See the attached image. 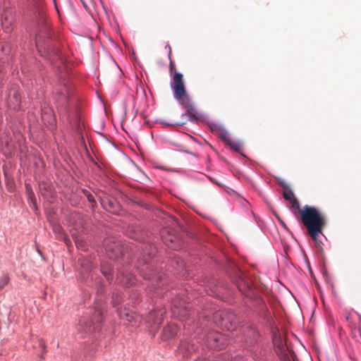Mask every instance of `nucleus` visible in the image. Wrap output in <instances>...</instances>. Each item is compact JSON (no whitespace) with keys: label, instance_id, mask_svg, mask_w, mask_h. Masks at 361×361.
Here are the masks:
<instances>
[{"label":"nucleus","instance_id":"nucleus-14","mask_svg":"<svg viewBox=\"0 0 361 361\" xmlns=\"http://www.w3.org/2000/svg\"><path fill=\"white\" fill-rule=\"evenodd\" d=\"M273 343L274 346L279 351L282 352L284 349L283 342L280 336H277L276 333L274 334Z\"/></svg>","mask_w":361,"mask_h":361},{"label":"nucleus","instance_id":"nucleus-11","mask_svg":"<svg viewBox=\"0 0 361 361\" xmlns=\"http://www.w3.org/2000/svg\"><path fill=\"white\" fill-rule=\"evenodd\" d=\"M178 333L176 325L171 324L167 325L162 331V337L164 340H169L174 338Z\"/></svg>","mask_w":361,"mask_h":361},{"label":"nucleus","instance_id":"nucleus-15","mask_svg":"<svg viewBox=\"0 0 361 361\" xmlns=\"http://www.w3.org/2000/svg\"><path fill=\"white\" fill-rule=\"evenodd\" d=\"M238 288L242 293H246V291L250 288V286L243 279H240L238 283Z\"/></svg>","mask_w":361,"mask_h":361},{"label":"nucleus","instance_id":"nucleus-12","mask_svg":"<svg viewBox=\"0 0 361 361\" xmlns=\"http://www.w3.org/2000/svg\"><path fill=\"white\" fill-rule=\"evenodd\" d=\"M345 319L351 324V328L356 329L357 322H360L361 317L358 313L352 311L348 313Z\"/></svg>","mask_w":361,"mask_h":361},{"label":"nucleus","instance_id":"nucleus-27","mask_svg":"<svg viewBox=\"0 0 361 361\" xmlns=\"http://www.w3.org/2000/svg\"><path fill=\"white\" fill-rule=\"evenodd\" d=\"M183 312H184L183 313L182 316H183V317L186 316V314H187V313H188V310H187L186 309H184V310H183Z\"/></svg>","mask_w":361,"mask_h":361},{"label":"nucleus","instance_id":"nucleus-25","mask_svg":"<svg viewBox=\"0 0 361 361\" xmlns=\"http://www.w3.org/2000/svg\"><path fill=\"white\" fill-rule=\"evenodd\" d=\"M278 219H279V218L278 217ZM279 220L280 221V223H281V226H282L283 228H286V224H284V222H283V221H281V219H279Z\"/></svg>","mask_w":361,"mask_h":361},{"label":"nucleus","instance_id":"nucleus-6","mask_svg":"<svg viewBox=\"0 0 361 361\" xmlns=\"http://www.w3.org/2000/svg\"><path fill=\"white\" fill-rule=\"evenodd\" d=\"M226 315H227V312L222 310V311L216 312L215 313L214 317H215V318H216V317L221 318V322L217 323V324L219 326H220L221 328L226 329L228 331H231L235 327V324H233V322L232 320L235 317V316L233 314H228V319H224V317H226Z\"/></svg>","mask_w":361,"mask_h":361},{"label":"nucleus","instance_id":"nucleus-20","mask_svg":"<svg viewBox=\"0 0 361 361\" xmlns=\"http://www.w3.org/2000/svg\"><path fill=\"white\" fill-rule=\"evenodd\" d=\"M85 195H86V197H87V200L91 202V203H94L95 204V199H94V197L93 196V195H92L91 193H90L89 192H85Z\"/></svg>","mask_w":361,"mask_h":361},{"label":"nucleus","instance_id":"nucleus-2","mask_svg":"<svg viewBox=\"0 0 361 361\" xmlns=\"http://www.w3.org/2000/svg\"><path fill=\"white\" fill-rule=\"evenodd\" d=\"M170 86L173 91V97L185 109V116H188L190 121H196L198 119L197 111L190 98L186 93L182 73H175ZM182 116H184V114Z\"/></svg>","mask_w":361,"mask_h":361},{"label":"nucleus","instance_id":"nucleus-21","mask_svg":"<svg viewBox=\"0 0 361 361\" xmlns=\"http://www.w3.org/2000/svg\"><path fill=\"white\" fill-rule=\"evenodd\" d=\"M167 47H168V49H169L168 57H169V59L170 61L169 67H170L171 72H172L174 65H173V61H171V47H170V46L169 44H167Z\"/></svg>","mask_w":361,"mask_h":361},{"label":"nucleus","instance_id":"nucleus-33","mask_svg":"<svg viewBox=\"0 0 361 361\" xmlns=\"http://www.w3.org/2000/svg\"><path fill=\"white\" fill-rule=\"evenodd\" d=\"M224 361H230V360H224Z\"/></svg>","mask_w":361,"mask_h":361},{"label":"nucleus","instance_id":"nucleus-5","mask_svg":"<svg viewBox=\"0 0 361 361\" xmlns=\"http://www.w3.org/2000/svg\"><path fill=\"white\" fill-rule=\"evenodd\" d=\"M106 253L110 259H117L123 255V248L118 241L106 240L104 242Z\"/></svg>","mask_w":361,"mask_h":361},{"label":"nucleus","instance_id":"nucleus-26","mask_svg":"<svg viewBox=\"0 0 361 361\" xmlns=\"http://www.w3.org/2000/svg\"><path fill=\"white\" fill-rule=\"evenodd\" d=\"M40 37H41L40 34H37V37H36V42H37V44L38 43V40L39 39Z\"/></svg>","mask_w":361,"mask_h":361},{"label":"nucleus","instance_id":"nucleus-30","mask_svg":"<svg viewBox=\"0 0 361 361\" xmlns=\"http://www.w3.org/2000/svg\"><path fill=\"white\" fill-rule=\"evenodd\" d=\"M173 307H174L173 308H177V307L176 306V305H173ZM173 312H176L175 309H173Z\"/></svg>","mask_w":361,"mask_h":361},{"label":"nucleus","instance_id":"nucleus-18","mask_svg":"<svg viewBox=\"0 0 361 361\" xmlns=\"http://www.w3.org/2000/svg\"><path fill=\"white\" fill-rule=\"evenodd\" d=\"M10 279L7 274H3L0 277V290L4 288L8 283Z\"/></svg>","mask_w":361,"mask_h":361},{"label":"nucleus","instance_id":"nucleus-13","mask_svg":"<svg viewBox=\"0 0 361 361\" xmlns=\"http://www.w3.org/2000/svg\"><path fill=\"white\" fill-rule=\"evenodd\" d=\"M225 143L226 145H228L235 152H240L242 149L241 142L233 140L231 136L229 137V138L226 140V142Z\"/></svg>","mask_w":361,"mask_h":361},{"label":"nucleus","instance_id":"nucleus-23","mask_svg":"<svg viewBox=\"0 0 361 361\" xmlns=\"http://www.w3.org/2000/svg\"><path fill=\"white\" fill-rule=\"evenodd\" d=\"M160 123L162 124V125H164V126H173V125L181 126L182 125V124H179L178 123H167V122H165V121H160Z\"/></svg>","mask_w":361,"mask_h":361},{"label":"nucleus","instance_id":"nucleus-17","mask_svg":"<svg viewBox=\"0 0 361 361\" xmlns=\"http://www.w3.org/2000/svg\"><path fill=\"white\" fill-rule=\"evenodd\" d=\"M102 273L104 274V276L106 278L108 281H110L112 279V275H111V269L110 268H105L104 266H102L101 268Z\"/></svg>","mask_w":361,"mask_h":361},{"label":"nucleus","instance_id":"nucleus-19","mask_svg":"<svg viewBox=\"0 0 361 361\" xmlns=\"http://www.w3.org/2000/svg\"><path fill=\"white\" fill-rule=\"evenodd\" d=\"M283 197L290 202L295 197L294 194L291 190L286 191L283 194Z\"/></svg>","mask_w":361,"mask_h":361},{"label":"nucleus","instance_id":"nucleus-29","mask_svg":"<svg viewBox=\"0 0 361 361\" xmlns=\"http://www.w3.org/2000/svg\"><path fill=\"white\" fill-rule=\"evenodd\" d=\"M144 278L147 279H149L151 278V276L145 275V276H144Z\"/></svg>","mask_w":361,"mask_h":361},{"label":"nucleus","instance_id":"nucleus-7","mask_svg":"<svg viewBox=\"0 0 361 361\" xmlns=\"http://www.w3.org/2000/svg\"><path fill=\"white\" fill-rule=\"evenodd\" d=\"M243 337L245 342L248 345H252L257 341L259 333L254 327L248 326L243 330Z\"/></svg>","mask_w":361,"mask_h":361},{"label":"nucleus","instance_id":"nucleus-9","mask_svg":"<svg viewBox=\"0 0 361 361\" xmlns=\"http://www.w3.org/2000/svg\"><path fill=\"white\" fill-rule=\"evenodd\" d=\"M210 128L212 131L219 135L224 142H226L231 136L228 132L220 125L212 124Z\"/></svg>","mask_w":361,"mask_h":361},{"label":"nucleus","instance_id":"nucleus-22","mask_svg":"<svg viewBox=\"0 0 361 361\" xmlns=\"http://www.w3.org/2000/svg\"><path fill=\"white\" fill-rule=\"evenodd\" d=\"M118 298V295L114 296L113 301H112L114 306H116V305H117L119 303V300L117 299Z\"/></svg>","mask_w":361,"mask_h":361},{"label":"nucleus","instance_id":"nucleus-28","mask_svg":"<svg viewBox=\"0 0 361 361\" xmlns=\"http://www.w3.org/2000/svg\"><path fill=\"white\" fill-rule=\"evenodd\" d=\"M40 345H42V346L43 347V348H44V349H45V348H46V346H45V345H44V342L40 341Z\"/></svg>","mask_w":361,"mask_h":361},{"label":"nucleus","instance_id":"nucleus-16","mask_svg":"<svg viewBox=\"0 0 361 361\" xmlns=\"http://www.w3.org/2000/svg\"><path fill=\"white\" fill-rule=\"evenodd\" d=\"M81 266L85 272H90L92 270V265L88 259L81 260Z\"/></svg>","mask_w":361,"mask_h":361},{"label":"nucleus","instance_id":"nucleus-8","mask_svg":"<svg viewBox=\"0 0 361 361\" xmlns=\"http://www.w3.org/2000/svg\"><path fill=\"white\" fill-rule=\"evenodd\" d=\"M116 280L123 286H132L135 283V278L128 272L121 271L117 274Z\"/></svg>","mask_w":361,"mask_h":361},{"label":"nucleus","instance_id":"nucleus-24","mask_svg":"<svg viewBox=\"0 0 361 361\" xmlns=\"http://www.w3.org/2000/svg\"><path fill=\"white\" fill-rule=\"evenodd\" d=\"M60 94H61V97H62V99L66 100V101L68 99V98L69 97L68 92H66L65 94L61 92Z\"/></svg>","mask_w":361,"mask_h":361},{"label":"nucleus","instance_id":"nucleus-3","mask_svg":"<svg viewBox=\"0 0 361 361\" xmlns=\"http://www.w3.org/2000/svg\"><path fill=\"white\" fill-rule=\"evenodd\" d=\"M206 344L208 348L215 350H221L225 348L228 343L226 335L218 331H209L206 335Z\"/></svg>","mask_w":361,"mask_h":361},{"label":"nucleus","instance_id":"nucleus-1","mask_svg":"<svg viewBox=\"0 0 361 361\" xmlns=\"http://www.w3.org/2000/svg\"><path fill=\"white\" fill-rule=\"evenodd\" d=\"M290 202L293 208L298 210L302 222L312 239L318 243L317 238L319 234H322V228L326 223V217L314 207L306 204L300 209V203L295 197Z\"/></svg>","mask_w":361,"mask_h":361},{"label":"nucleus","instance_id":"nucleus-32","mask_svg":"<svg viewBox=\"0 0 361 361\" xmlns=\"http://www.w3.org/2000/svg\"><path fill=\"white\" fill-rule=\"evenodd\" d=\"M45 30H48V26L47 25H46Z\"/></svg>","mask_w":361,"mask_h":361},{"label":"nucleus","instance_id":"nucleus-31","mask_svg":"<svg viewBox=\"0 0 361 361\" xmlns=\"http://www.w3.org/2000/svg\"><path fill=\"white\" fill-rule=\"evenodd\" d=\"M75 241L76 245H78L79 244L78 240L75 239Z\"/></svg>","mask_w":361,"mask_h":361},{"label":"nucleus","instance_id":"nucleus-4","mask_svg":"<svg viewBox=\"0 0 361 361\" xmlns=\"http://www.w3.org/2000/svg\"><path fill=\"white\" fill-rule=\"evenodd\" d=\"M103 320V313L100 308L95 309L94 317L90 322L85 319L80 320V325L82 331L85 333H91L99 328V324Z\"/></svg>","mask_w":361,"mask_h":361},{"label":"nucleus","instance_id":"nucleus-10","mask_svg":"<svg viewBox=\"0 0 361 361\" xmlns=\"http://www.w3.org/2000/svg\"><path fill=\"white\" fill-rule=\"evenodd\" d=\"M197 348L194 343L187 341L182 342L179 346L178 350L183 357H188L196 350Z\"/></svg>","mask_w":361,"mask_h":361}]
</instances>
